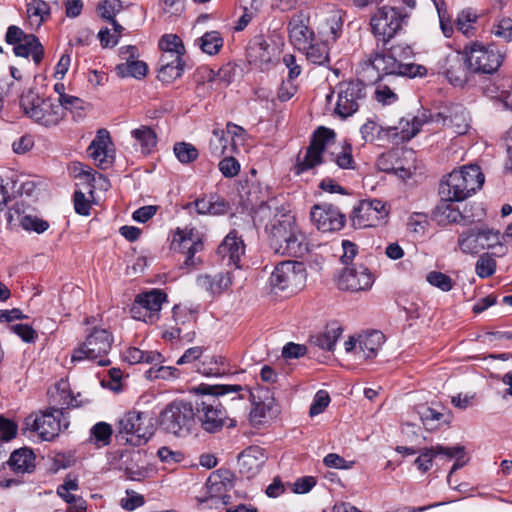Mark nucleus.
<instances>
[{"instance_id": "nucleus-1", "label": "nucleus", "mask_w": 512, "mask_h": 512, "mask_svg": "<svg viewBox=\"0 0 512 512\" xmlns=\"http://www.w3.org/2000/svg\"><path fill=\"white\" fill-rule=\"evenodd\" d=\"M412 55V49L406 44L392 45L389 53L372 52L360 62L358 74L362 79L341 81L336 86L337 102L335 113L345 119L358 111L367 96L368 83H376L384 76L396 75L414 78L424 76L427 69L418 64L406 62Z\"/></svg>"}, {"instance_id": "nucleus-2", "label": "nucleus", "mask_w": 512, "mask_h": 512, "mask_svg": "<svg viewBox=\"0 0 512 512\" xmlns=\"http://www.w3.org/2000/svg\"><path fill=\"white\" fill-rule=\"evenodd\" d=\"M270 246L277 254L289 257H302L308 251L305 234L290 212L278 211L266 225Z\"/></svg>"}, {"instance_id": "nucleus-3", "label": "nucleus", "mask_w": 512, "mask_h": 512, "mask_svg": "<svg viewBox=\"0 0 512 512\" xmlns=\"http://www.w3.org/2000/svg\"><path fill=\"white\" fill-rule=\"evenodd\" d=\"M485 177L476 164L464 165L449 173L439 185V195L443 200L464 201L479 190Z\"/></svg>"}, {"instance_id": "nucleus-4", "label": "nucleus", "mask_w": 512, "mask_h": 512, "mask_svg": "<svg viewBox=\"0 0 512 512\" xmlns=\"http://www.w3.org/2000/svg\"><path fill=\"white\" fill-rule=\"evenodd\" d=\"M20 107L26 117L45 127L56 126L64 118L61 104L51 97L39 95L32 89L21 95Z\"/></svg>"}, {"instance_id": "nucleus-5", "label": "nucleus", "mask_w": 512, "mask_h": 512, "mask_svg": "<svg viewBox=\"0 0 512 512\" xmlns=\"http://www.w3.org/2000/svg\"><path fill=\"white\" fill-rule=\"evenodd\" d=\"M60 397L59 403L62 407H51L48 410L41 413L39 416H32L26 418V425L31 427V429L38 433L39 437L44 441H51L56 436H58L59 432L62 428H67L69 425L68 417L66 416L65 408L63 405L67 407L73 406V398L71 395L62 391L61 393H57Z\"/></svg>"}, {"instance_id": "nucleus-6", "label": "nucleus", "mask_w": 512, "mask_h": 512, "mask_svg": "<svg viewBox=\"0 0 512 512\" xmlns=\"http://www.w3.org/2000/svg\"><path fill=\"white\" fill-rule=\"evenodd\" d=\"M410 17V13L400 8L384 5L379 7L370 19L371 31L377 42L383 45V52L389 53L386 45L403 29V25Z\"/></svg>"}, {"instance_id": "nucleus-7", "label": "nucleus", "mask_w": 512, "mask_h": 512, "mask_svg": "<svg viewBox=\"0 0 512 512\" xmlns=\"http://www.w3.org/2000/svg\"><path fill=\"white\" fill-rule=\"evenodd\" d=\"M195 416L192 403L174 400L159 414V427L166 434L185 437L191 432Z\"/></svg>"}, {"instance_id": "nucleus-8", "label": "nucleus", "mask_w": 512, "mask_h": 512, "mask_svg": "<svg viewBox=\"0 0 512 512\" xmlns=\"http://www.w3.org/2000/svg\"><path fill=\"white\" fill-rule=\"evenodd\" d=\"M113 335L104 328H93L71 355L72 362H80L83 360L96 361L99 366L110 365V360L105 356L111 350L113 344Z\"/></svg>"}, {"instance_id": "nucleus-9", "label": "nucleus", "mask_w": 512, "mask_h": 512, "mask_svg": "<svg viewBox=\"0 0 512 512\" xmlns=\"http://www.w3.org/2000/svg\"><path fill=\"white\" fill-rule=\"evenodd\" d=\"M117 432L119 441L131 446H141L154 434L152 418L143 412L129 411L119 419Z\"/></svg>"}, {"instance_id": "nucleus-10", "label": "nucleus", "mask_w": 512, "mask_h": 512, "mask_svg": "<svg viewBox=\"0 0 512 512\" xmlns=\"http://www.w3.org/2000/svg\"><path fill=\"white\" fill-rule=\"evenodd\" d=\"M306 281L304 264L297 261L279 263L270 276V285L275 291L296 293L301 290Z\"/></svg>"}, {"instance_id": "nucleus-11", "label": "nucleus", "mask_w": 512, "mask_h": 512, "mask_svg": "<svg viewBox=\"0 0 512 512\" xmlns=\"http://www.w3.org/2000/svg\"><path fill=\"white\" fill-rule=\"evenodd\" d=\"M465 54L468 58L469 67L474 73H494L501 66L504 59L503 53L494 44L473 43L466 48Z\"/></svg>"}, {"instance_id": "nucleus-12", "label": "nucleus", "mask_w": 512, "mask_h": 512, "mask_svg": "<svg viewBox=\"0 0 512 512\" xmlns=\"http://www.w3.org/2000/svg\"><path fill=\"white\" fill-rule=\"evenodd\" d=\"M335 138V132L332 129L320 126L311 138L309 146L306 149L303 159L298 158L295 165L296 174H301L314 168L323 161V152L326 146Z\"/></svg>"}, {"instance_id": "nucleus-13", "label": "nucleus", "mask_w": 512, "mask_h": 512, "mask_svg": "<svg viewBox=\"0 0 512 512\" xmlns=\"http://www.w3.org/2000/svg\"><path fill=\"white\" fill-rule=\"evenodd\" d=\"M166 297V294L159 289L138 294L130 309L132 317L145 323H155L159 319V313Z\"/></svg>"}, {"instance_id": "nucleus-14", "label": "nucleus", "mask_w": 512, "mask_h": 512, "mask_svg": "<svg viewBox=\"0 0 512 512\" xmlns=\"http://www.w3.org/2000/svg\"><path fill=\"white\" fill-rule=\"evenodd\" d=\"M388 214L385 202L379 199H366L353 208L350 218L355 228H366L378 226L384 222Z\"/></svg>"}, {"instance_id": "nucleus-15", "label": "nucleus", "mask_w": 512, "mask_h": 512, "mask_svg": "<svg viewBox=\"0 0 512 512\" xmlns=\"http://www.w3.org/2000/svg\"><path fill=\"white\" fill-rule=\"evenodd\" d=\"M310 218L319 231L333 232L345 225V215L331 204H316L311 208Z\"/></svg>"}, {"instance_id": "nucleus-16", "label": "nucleus", "mask_w": 512, "mask_h": 512, "mask_svg": "<svg viewBox=\"0 0 512 512\" xmlns=\"http://www.w3.org/2000/svg\"><path fill=\"white\" fill-rule=\"evenodd\" d=\"M373 282V274L363 265L346 267L337 278L338 288L350 292L368 290L371 288Z\"/></svg>"}, {"instance_id": "nucleus-17", "label": "nucleus", "mask_w": 512, "mask_h": 512, "mask_svg": "<svg viewBox=\"0 0 512 512\" xmlns=\"http://www.w3.org/2000/svg\"><path fill=\"white\" fill-rule=\"evenodd\" d=\"M171 248L185 254L184 266L187 270L193 269L199 263L195 254L203 250V243L192 231L177 230L173 237Z\"/></svg>"}, {"instance_id": "nucleus-18", "label": "nucleus", "mask_w": 512, "mask_h": 512, "mask_svg": "<svg viewBox=\"0 0 512 512\" xmlns=\"http://www.w3.org/2000/svg\"><path fill=\"white\" fill-rule=\"evenodd\" d=\"M196 416L204 430L210 433L220 430L226 419V411L222 408L221 404L216 399L211 401H202L197 403Z\"/></svg>"}, {"instance_id": "nucleus-19", "label": "nucleus", "mask_w": 512, "mask_h": 512, "mask_svg": "<svg viewBox=\"0 0 512 512\" xmlns=\"http://www.w3.org/2000/svg\"><path fill=\"white\" fill-rule=\"evenodd\" d=\"M432 122L442 123L443 126L452 130L457 135H464L470 127V118L466 109L459 104L446 108L444 112L437 113L431 118Z\"/></svg>"}, {"instance_id": "nucleus-20", "label": "nucleus", "mask_w": 512, "mask_h": 512, "mask_svg": "<svg viewBox=\"0 0 512 512\" xmlns=\"http://www.w3.org/2000/svg\"><path fill=\"white\" fill-rule=\"evenodd\" d=\"M471 69L465 53H452L445 59L443 74L449 83L455 87H463L468 79Z\"/></svg>"}, {"instance_id": "nucleus-21", "label": "nucleus", "mask_w": 512, "mask_h": 512, "mask_svg": "<svg viewBox=\"0 0 512 512\" xmlns=\"http://www.w3.org/2000/svg\"><path fill=\"white\" fill-rule=\"evenodd\" d=\"M264 450L258 446H250L238 456L239 472L250 479L256 476L265 462Z\"/></svg>"}, {"instance_id": "nucleus-22", "label": "nucleus", "mask_w": 512, "mask_h": 512, "mask_svg": "<svg viewBox=\"0 0 512 512\" xmlns=\"http://www.w3.org/2000/svg\"><path fill=\"white\" fill-rule=\"evenodd\" d=\"M245 245L236 231H231L218 246L217 254L226 261L228 266L240 267L241 257L244 255Z\"/></svg>"}, {"instance_id": "nucleus-23", "label": "nucleus", "mask_w": 512, "mask_h": 512, "mask_svg": "<svg viewBox=\"0 0 512 512\" xmlns=\"http://www.w3.org/2000/svg\"><path fill=\"white\" fill-rule=\"evenodd\" d=\"M196 391L202 395L209 396H225L233 394L232 400L234 399H245L253 398L254 395L248 386H242L238 384H200Z\"/></svg>"}, {"instance_id": "nucleus-24", "label": "nucleus", "mask_w": 512, "mask_h": 512, "mask_svg": "<svg viewBox=\"0 0 512 512\" xmlns=\"http://www.w3.org/2000/svg\"><path fill=\"white\" fill-rule=\"evenodd\" d=\"M110 143V135L106 129H100L95 139L88 147L89 156L101 169H106L112 164V157L108 155L107 147Z\"/></svg>"}, {"instance_id": "nucleus-25", "label": "nucleus", "mask_w": 512, "mask_h": 512, "mask_svg": "<svg viewBox=\"0 0 512 512\" xmlns=\"http://www.w3.org/2000/svg\"><path fill=\"white\" fill-rule=\"evenodd\" d=\"M246 51L250 64L262 65L271 61L274 49L263 35H256L250 40Z\"/></svg>"}, {"instance_id": "nucleus-26", "label": "nucleus", "mask_w": 512, "mask_h": 512, "mask_svg": "<svg viewBox=\"0 0 512 512\" xmlns=\"http://www.w3.org/2000/svg\"><path fill=\"white\" fill-rule=\"evenodd\" d=\"M289 39L291 43L300 51L305 49L306 45L314 41V33L300 17H293L288 24Z\"/></svg>"}, {"instance_id": "nucleus-27", "label": "nucleus", "mask_w": 512, "mask_h": 512, "mask_svg": "<svg viewBox=\"0 0 512 512\" xmlns=\"http://www.w3.org/2000/svg\"><path fill=\"white\" fill-rule=\"evenodd\" d=\"M461 451V448H448L442 445L423 448L420 450V455L415 459L414 463L420 471L426 472L431 468L434 457L442 455L448 459H452L457 452Z\"/></svg>"}, {"instance_id": "nucleus-28", "label": "nucleus", "mask_w": 512, "mask_h": 512, "mask_svg": "<svg viewBox=\"0 0 512 512\" xmlns=\"http://www.w3.org/2000/svg\"><path fill=\"white\" fill-rule=\"evenodd\" d=\"M384 343V334L380 331L373 330L371 332L360 335L358 338V350L360 354L366 360L374 358L382 344Z\"/></svg>"}, {"instance_id": "nucleus-29", "label": "nucleus", "mask_w": 512, "mask_h": 512, "mask_svg": "<svg viewBox=\"0 0 512 512\" xmlns=\"http://www.w3.org/2000/svg\"><path fill=\"white\" fill-rule=\"evenodd\" d=\"M454 201L443 200L441 198L438 205L435 207L432 213V218L440 226H446L452 223H460L464 220V216L458 208L453 206Z\"/></svg>"}, {"instance_id": "nucleus-30", "label": "nucleus", "mask_w": 512, "mask_h": 512, "mask_svg": "<svg viewBox=\"0 0 512 512\" xmlns=\"http://www.w3.org/2000/svg\"><path fill=\"white\" fill-rule=\"evenodd\" d=\"M197 286L210 295L221 294L231 285L229 273H218L214 276L205 274L199 275L196 280Z\"/></svg>"}, {"instance_id": "nucleus-31", "label": "nucleus", "mask_w": 512, "mask_h": 512, "mask_svg": "<svg viewBox=\"0 0 512 512\" xmlns=\"http://www.w3.org/2000/svg\"><path fill=\"white\" fill-rule=\"evenodd\" d=\"M195 207L198 214L222 215L229 208L228 203L218 196L203 197L187 204L186 208Z\"/></svg>"}, {"instance_id": "nucleus-32", "label": "nucleus", "mask_w": 512, "mask_h": 512, "mask_svg": "<svg viewBox=\"0 0 512 512\" xmlns=\"http://www.w3.org/2000/svg\"><path fill=\"white\" fill-rule=\"evenodd\" d=\"M14 53L16 56L24 58H28L31 55L34 63L39 64L43 59L44 48L38 37L34 34H29V36L25 37V41L14 46Z\"/></svg>"}, {"instance_id": "nucleus-33", "label": "nucleus", "mask_w": 512, "mask_h": 512, "mask_svg": "<svg viewBox=\"0 0 512 512\" xmlns=\"http://www.w3.org/2000/svg\"><path fill=\"white\" fill-rule=\"evenodd\" d=\"M9 466L15 473H30L35 468V455L29 448L15 450L9 458Z\"/></svg>"}, {"instance_id": "nucleus-34", "label": "nucleus", "mask_w": 512, "mask_h": 512, "mask_svg": "<svg viewBox=\"0 0 512 512\" xmlns=\"http://www.w3.org/2000/svg\"><path fill=\"white\" fill-rule=\"evenodd\" d=\"M426 122H428V115L426 111H423L420 115L402 118L396 129L400 130L402 140H410L419 132L421 126Z\"/></svg>"}, {"instance_id": "nucleus-35", "label": "nucleus", "mask_w": 512, "mask_h": 512, "mask_svg": "<svg viewBox=\"0 0 512 512\" xmlns=\"http://www.w3.org/2000/svg\"><path fill=\"white\" fill-rule=\"evenodd\" d=\"M115 72L121 78L133 77L140 79L145 77L148 72V66L145 62L136 59L127 58V61L116 65Z\"/></svg>"}, {"instance_id": "nucleus-36", "label": "nucleus", "mask_w": 512, "mask_h": 512, "mask_svg": "<svg viewBox=\"0 0 512 512\" xmlns=\"http://www.w3.org/2000/svg\"><path fill=\"white\" fill-rule=\"evenodd\" d=\"M131 136L140 145L142 153L149 154L157 144V134L150 126L142 125L131 131Z\"/></svg>"}, {"instance_id": "nucleus-37", "label": "nucleus", "mask_w": 512, "mask_h": 512, "mask_svg": "<svg viewBox=\"0 0 512 512\" xmlns=\"http://www.w3.org/2000/svg\"><path fill=\"white\" fill-rule=\"evenodd\" d=\"M123 359L129 364L159 363L162 355L157 351H143L137 347H129L123 353Z\"/></svg>"}, {"instance_id": "nucleus-38", "label": "nucleus", "mask_w": 512, "mask_h": 512, "mask_svg": "<svg viewBox=\"0 0 512 512\" xmlns=\"http://www.w3.org/2000/svg\"><path fill=\"white\" fill-rule=\"evenodd\" d=\"M168 56L161 57L159 60L160 68L158 70L157 78L164 83H171L179 78L184 70V62H168Z\"/></svg>"}, {"instance_id": "nucleus-39", "label": "nucleus", "mask_w": 512, "mask_h": 512, "mask_svg": "<svg viewBox=\"0 0 512 512\" xmlns=\"http://www.w3.org/2000/svg\"><path fill=\"white\" fill-rule=\"evenodd\" d=\"M27 14L30 24L38 28L49 17L50 8L44 0H32L27 4Z\"/></svg>"}, {"instance_id": "nucleus-40", "label": "nucleus", "mask_w": 512, "mask_h": 512, "mask_svg": "<svg viewBox=\"0 0 512 512\" xmlns=\"http://www.w3.org/2000/svg\"><path fill=\"white\" fill-rule=\"evenodd\" d=\"M478 241V228H470L459 235L458 247L464 254H477L481 251Z\"/></svg>"}, {"instance_id": "nucleus-41", "label": "nucleus", "mask_w": 512, "mask_h": 512, "mask_svg": "<svg viewBox=\"0 0 512 512\" xmlns=\"http://www.w3.org/2000/svg\"><path fill=\"white\" fill-rule=\"evenodd\" d=\"M277 413L274 399L260 401L254 404L250 412V420L254 424H261L266 418H272Z\"/></svg>"}, {"instance_id": "nucleus-42", "label": "nucleus", "mask_w": 512, "mask_h": 512, "mask_svg": "<svg viewBox=\"0 0 512 512\" xmlns=\"http://www.w3.org/2000/svg\"><path fill=\"white\" fill-rule=\"evenodd\" d=\"M306 58L313 64L323 65L329 59L328 49L324 43H314L311 41L305 49H301Z\"/></svg>"}, {"instance_id": "nucleus-43", "label": "nucleus", "mask_w": 512, "mask_h": 512, "mask_svg": "<svg viewBox=\"0 0 512 512\" xmlns=\"http://www.w3.org/2000/svg\"><path fill=\"white\" fill-rule=\"evenodd\" d=\"M341 334V327L330 328L325 333L314 336L312 342L321 349L332 351Z\"/></svg>"}, {"instance_id": "nucleus-44", "label": "nucleus", "mask_w": 512, "mask_h": 512, "mask_svg": "<svg viewBox=\"0 0 512 512\" xmlns=\"http://www.w3.org/2000/svg\"><path fill=\"white\" fill-rule=\"evenodd\" d=\"M199 40L202 51L209 55L217 54L223 46V38L218 31L206 32Z\"/></svg>"}, {"instance_id": "nucleus-45", "label": "nucleus", "mask_w": 512, "mask_h": 512, "mask_svg": "<svg viewBox=\"0 0 512 512\" xmlns=\"http://www.w3.org/2000/svg\"><path fill=\"white\" fill-rule=\"evenodd\" d=\"M159 48L163 53L185 54L184 44L176 34H165L159 40Z\"/></svg>"}, {"instance_id": "nucleus-46", "label": "nucleus", "mask_w": 512, "mask_h": 512, "mask_svg": "<svg viewBox=\"0 0 512 512\" xmlns=\"http://www.w3.org/2000/svg\"><path fill=\"white\" fill-rule=\"evenodd\" d=\"M173 151L176 158L183 164L191 163L198 158L197 148L190 143H175Z\"/></svg>"}, {"instance_id": "nucleus-47", "label": "nucleus", "mask_w": 512, "mask_h": 512, "mask_svg": "<svg viewBox=\"0 0 512 512\" xmlns=\"http://www.w3.org/2000/svg\"><path fill=\"white\" fill-rule=\"evenodd\" d=\"M226 133L222 129H214L212 138L209 141V150L215 157H220L226 153L227 150Z\"/></svg>"}, {"instance_id": "nucleus-48", "label": "nucleus", "mask_w": 512, "mask_h": 512, "mask_svg": "<svg viewBox=\"0 0 512 512\" xmlns=\"http://www.w3.org/2000/svg\"><path fill=\"white\" fill-rule=\"evenodd\" d=\"M496 260L489 255L484 253L480 255L475 265V272L480 278H488L495 273Z\"/></svg>"}, {"instance_id": "nucleus-49", "label": "nucleus", "mask_w": 512, "mask_h": 512, "mask_svg": "<svg viewBox=\"0 0 512 512\" xmlns=\"http://www.w3.org/2000/svg\"><path fill=\"white\" fill-rule=\"evenodd\" d=\"M71 170L73 176L77 179L83 180L87 184L89 191L92 193V189L94 188L93 182L95 181L96 175L94 170L80 162H74L72 164Z\"/></svg>"}, {"instance_id": "nucleus-50", "label": "nucleus", "mask_w": 512, "mask_h": 512, "mask_svg": "<svg viewBox=\"0 0 512 512\" xmlns=\"http://www.w3.org/2000/svg\"><path fill=\"white\" fill-rule=\"evenodd\" d=\"M437 10L440 28L445 37H450L453 33V26L448 15L444 0H431Z\"/></svg>"}, {"instance_id": "nucleus-51", "label": "nucleus", "mask_w": 512, "mask_h": 512, "mask_svg": "<svg viewBox=\"0 0 512 512\" xmlns=\"http://www.w3.org/2000/svg\"><path fill=\"white\" fill-rule=\"evenodd\" d=\"M476 19L477 15L472 11V9L462 10L456 19L457 29L466 36L471 35L474 29L472 25Z\"/></svg>"}, {"instance_id": "nucleus-52", "label": "nucleus", "mask_w": 512, "mask_h": 512, "mask_svg": "<svg viewBox=\"0 0 512 512\" xmlns=\"http://www.w3.org/2000/svg\"><path fill=\"white\" fill-rule=\"evenodd\" d=\"M20 225L24 230L34 231L38 234L45 232L50 226L46 220L33 215L23 216L20 220Z\"/></svg>"}, {"instance_id": "nucleus-53", "label": "nucleus", "mask_w": 512, "mask_h": 512, "mask_svg": "<svg viewBox=\"0 0 512 512\" xmlns=\"http://www.w3.org/2000/svg\"><path fill=\"white\" fill-rule=\"evenodd\" d=\"M426 280L430 285L437 287L444 292H448L453 288L452 279L442 272L431 271L427 274Z\"/></svg>"}, {"instance_id": "nucleus-54", "label": "nucleus", "mask_w": 512, "mask_h": 512, "mask_svg": "<svg viewBox=\"0 0 512 512\" xmlns=\"http://www.w3.org/2000/svg\"><path fill=\"white\" fill-rule=\"evenodd\" d=\"M334 161L341 169H354L355 161L352 156L351 145L348 143L342 145L341 150L335 154Z\"/></svg>"}, {"instance_id": "nucleus-55", "label": "nucleus", "mask_w": 512, "mask_h": 512, "mask_svg": "<svg viewBox=\"0 0 512 512\" xmlns=\"http://www.w3.org/2000/svg\"><path fill=\"white\" fill-rule=\"evenodd\" d=\"M492 33L496 37L503 38L506 41H512V19L502 17L492 27Z\"/></svg>"}, {"instance_id": "nucleus-56", "label": "nucleus", "mask_w": 512, "mask_h": 512, "mask_svg": "<svg viewBox=\"0 0 512 512\" xmlns=\"http://www.w3.org/2000/svg\"><path fill=\"white\" fill-rule=\"evenodd\" d=\"M121 9L122 3L120 0H104L98 6L101 17L108 21L115 19V15Z\"/></svg>"}, {"instance_id": "nucleus-57", "label": "nucleus", "mask_w": 512, "mask_h": 512, "mask_svg": "<svg viewBox=\"0 0 512 512\" xmlns=\"http://www.w3.org/2000/svg\"><path fill=\"white\" fill-rule=\"evenodd\" d=\"M220 172L226 178H232L238 175L240 171L239 162L232 156L224 157L218 164Z\"/></svg>"}, {"instance_id": "nucleus-58", "label": "nucleus", "mask_w": 512, "mask_h": 512, "mask_svg": "<svg viewBox=\"0 0 512 512\" xmlns=\"http://www.w3.org/2000/svg\"><path fill=\"white\" fill-rule=\"evenodd\" d=\"M226 130V133L231 137L233 150H235L237 145L244 144L247 132L243 127L236 125L232 122H228L226 125Z\"/></svg>"}, {"instance_id": "nucleus-59", "label": "nucleus", "mask_w": 512, "mask_h": 512, "mask_svg": "<svg viewBox=\"0 0 512 512\" xmlns=\"http://www.w3.org/2000/svg\"><path fill=\"white\" fill-rule=\"evenodd\" d=\"M330 402L329 394L324 390H319L313 399V402L310 406L309 414L310 416H316L322 413L325 408L328 406Z\"/></svg>"}, {"instance_id": "nucleus-60", "label": "nucleus", "mask_w": 512, "mask_h": 512, "mask_svg": "<svg viewBox=\"0 0 512 512\" xmlns=\"http://www.w3.org/2000/svg\"><path fill=\"white\" fill-rule=\"evenodd\" d=\"M91 433L95 437L96 441L101 442L103 445H107L110 442L112 428L106 422H99L92 427Z\"/></svg>"}, {"instance_id": "nucleus-61", "label": "nucleus", "mask_w": 512, "mask_h": 512, "mask_svg": "<svg viewBox=\"0 0 512 512\" xmlns=\"http://www.w3.org/2000/svg\"><path fill=\"white\" fill-rule=\"evenodd\" d=\"M375 99L383 105H390L398 100V96L390 87L379 85L375 90Z\"/></svg>"}, {"instance_id": "nucleus-62", "label": "nucleus", "mask_w": 512, "mask_h": 512, "mask_svg": "<svg viewBox=\"0 0 512 512\" xmlns=\"http://www.w3.org/2000/svg\"><path fill=\"white\" fill-rule=\"evenodd\" d=\"M179 370L174 367L160 366L157 369L151 368L147 371L150 379H170L178 376Z\"/></svg>"}, {"instance_id": "nucleus-63", "label": "nucleus", "mask_w": 512, "mask_h": 512, "mask_svg": "<svg viewBox=\"0 0 512 512\" xmlns=\"http://www.w3.org/2000/svg\"><path fill=\"white\" fill-rule=\"evenodd\" d=\"M428 222L426 216L421 213H414L409 217L407 226L410 231L416 234H423L426 230Z\"/></svg>"}, {"instance_id": "nucleus-64", "label": "nucleus", "mask_w": 512, "mask_h": 512, "mask_svg": "<svg viewBox=\"0 0 512 512\" xmlns=\"http://www.w3.org/2000/svg\"><path fill=\"white\" fill-rule=\"evenodd\" d=\"M34 146V138L30 134H25L12 143V149L16 154H25Z\"/></svg>"}]
</instances>
